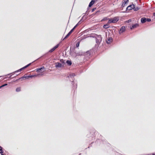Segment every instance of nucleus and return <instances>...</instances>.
<instances>
[{
  "mask_svg": "<svg viewBox=\"0 0 155 155\" xmlns=\"http://www.w3.org/2000/svg\"><path fill=\"white\" fill-rule=\"evenodd\" d=\"M64 63H61L59 62H57L55 63V67L56 68H61V67H63L64 65Z\"/></svg>",
  "mask_w": 155,
  "mask_h": 155,
  "instance_id": "obj_1",
  "label": "nucleus"
},
{
  "mask_svg": "<svg viewBox=\"0 0 155 155\" xmlns=\"http://www.w3.org/2000/svg\"><path fill=\"white\" fill-rule=\"evenodd\" d=\"M36 71L38 72H43L45 71V68L44 67H43L41 68L37 69Z\"/></svg>",
  "mask_w": 155,
  "mask_h": 155,
  "instance_id": "obj_2",
  "label": "nucleus"
},
{
  "mask_svg": "<svg viewBox=\"0 0 155 155\" xmlns=\"http://www.w3.org/2000/svg\"><path fill=\"white\" fill-rule=\"evenodd\" d=\"M125 28L124 26L122 27L119 31V33L121 34L123 32L125 31Z\"/></svg>",
  "mask_w": 155,
  "mask_h": 155,
  "instance_id": "obj_3",
  "label": "nucleus"
},
{
  "mask_svg": "<svg viewBox=\"0 0 155 155\" xmlns=\"http://www.w3.org/2000/svg\"><path fill=\"white\" fill-rule=\"evenodd\" d=\"M134 7V4L128 6L127 7V10H131L132 8H133Z\"/></svg>",
  "mask_w": 155,
  "mask_h": 155,
  "instance_id": "obj_4",
  "label": "nucleus"
},
{
  "mask_svg": "<svg viewBox=\"0 0 155 155\" xmlns=\"http://www.w3.org/2000/svg\"><path fill=\"white\" fill-rule=\"evenodd\" d=\"M59 45L58 44L56 46H55L53 48H52L49 51V52H52L56 48H57L58 47Z\"/></svg>",
  "mask_w": 155,
  "mask_h": 155,
  "instance_id": "obj_5",
  "label": "nucleus"
},
{
  "mask_svg": "<svg viewBox=\"0 0 155 155\" xmlns=\"http://www.w3.org/2000/svg\"><path fill=\"white\" fill-rule=\"evenodd\" d=\"M112 38H109L106 41V42L107 44H109L110 42H112Z\"/></svg>",
  "mask_w": 155,
  "mask_h": 155,
  "instance_id": "obj_6",
  "label": "nucleus"
},
{
  "mask_svg": "<svg viewBox=\"0 0 155 155\" xmlns=\"http://www.w3.org/2000/svg\"><path fill=\"white\" fill-rule=\"evenodd\" d=\"M31 63H30L29 64H28L27 65H26V66H25V67H23V68H21V69L19 70H18L17 71H15V72H18V71H21V70H22L23 69H25L27 67H28L29 66L30 64H31Z\"/></svg>",
  "mask_w": 155,
  "mask_h": 155,
  "instance_id": "obj_7",
  "label": "nucleus"
},
{
  "mask_svg": "<svg viewBox=\"0 0 155 155\" xmlns=\"http://www.w3.org/2000/svg\"><path fill=\"white\" fill-rule=\"evenodd\" d=\"M112 23H115L118 21V19L117 18H114L112 19Z\"/></svg>",
  "mask_w": 155,
  "mask_h": 155,
  "instance_id": "obj_8",
  "label": "nucleus"
},
{
  "mask_svg": "<svg viewBox=\"0 0 155 155\" xmlns=\"http://www.w3.org/2000/svg\"><path fill=\"white\" fill-rule=\"evenodd\" d=\"M40 75V74H38V75H35L28 76H27V77H22V78H32V77H35V76L36 77V76H38V75Z\"/></svg>",
  "mask_w": 155,
  "mask_h": 155,
  "instance_id": "obj_9",
  "label": "nucleus"
},
{
  "mask_svg": "<svg viewBox=\"0 0 155 155\" xmlns=\"http://www.w3.org/2000/svg\"><path fill=\"white\" fill-rule=\"evenodd\" d=\"M146 18H142L141 19V21L142 23H143L146 21Z\"/></svg>",
  "mask_w": 155,
  "mask_h": 155,
  "instance_id": "obj_10",
  "label": "nucleus"
},
{
  "mask_svg": "<svg viewBox=\"0 0 155 155\" xmlns=\"http://www.w3.org/2000/svg\"><path fill=\"white\" fill-rule=\"evenodd\" d=\"M94 2H95L94 0H92V1L90 2V3L89 5V7H91L93 5V4L94 3Z\"/></svg>",
  "mask_w": 155,
  "mask_h": 155,
  "instance_id": "obj_11",
  "label": "nucleus"
},
{
  "mask_svg": "<svg viewBox=\"0 0 155 155\" xmlns=\"http://www.w3.org/2000/svg\"><path fill=\"white\" fill-rule=\"evenodd\" d=\"M138 26V24H135L133 25L132 26V27L130 29H132L133 28H136Z\"/></svg>",
  "mask_w": 155,
  "mask_h": 155,
  "instance_id": "obj_12",
  "label": "nucleus"
},
{
  "mask_svg": "<svg viewBox=\"0 0 155 155\" xmlns=\"http://www.w3.org/2000/svg\"><path fill=\"white\" fill-rule=\"evenodd\" d=\"M109 27V25L108 24H107L106 25H104L103 27L105 28H107Z\"/></svg>",
  "mask_w": 155,
  "mask_h": 155,
  "instance_id": "obj_13",
  "label": "nucleus"
},
{
  "mask_svg": "<svg viewBox=\"0 0 155 155\" xmlns=\"http://www.w3.org/2000/svg\"><path fill=\"white\" fill-rule=\"evenodd\" d=\"M3 148L0 146V153H3Z\"/></svg>",
  "mask_w": 155,
  "mask_h": 155,
  "instance_id": "obj_14",
  "label": "nucleus"
},
{
  "mask_svg": "<svg viewBox=\"0 0 155 155\" xmlns=\"http://www.w3.org/2000/svg\"><path fill=\"white\" fill-rule=\"evenodd\" d=\"M133 8L134 9V10L135 11H137L139 9V7H135L134 6V7Z\"/></svg>",
  "mask_w": 155,
  "mask_h": 155,
  "instance_id": "obj_15",
  "label": "nucleus"
},
{
  "mask_svg": "<svg viewBox=\"0 0 155 155\" xmlns=\"http://www.w3.org/2000/svg\"><path fill=\"white\" fill-rule=\"evenodd\" d=\"M71 34V33H70V32H69V33L67 35L65 36V37L62 40H63L64 39L67 38Z\"/></svg>",
  "mask_w": 155,
  "mask_h": 155,
  "instance_id": "obj_16",
  "label": "nucleus"
},
{
  "mask_svg": "<svg viewBox=\"0 0 155 155\" xmlns=\"http://www.w3.org/2000/svg\"><path fill=\"white\" fill-rule=\"evenodd\" d=\"M71 34V33H70V32H69V33L67 35L65 36V37L62 40H63L64 39L67 38Z\"/></svg>",
  "mask_w": 155,
  "mask_h": 155,
  "instance_id": "obj_17",
  "label": "nucleus"
},
{
  "mask_svg": "<svg viewBox=\"0 0 155 155\" xmlns=\"http://www.w3.org/2000/svg\"><path fill=\"white\" fill-rule=\"evenodd\" d=\"M66 63L69 65H70L71 64V62L70 61L68 60L66 61Z\"/></svg>",
  "mask_w": 155,
  "mask_h": 155,
  "instance_id": "obj_18",
  "label": "nucleus"
},
{
  "mask_svg": "<svg viewBox=\"0 0 155 155\" xmlns=\"http://www.w3.org/2000/svg\"><path fill=\"white\" fill-rule=\"evenodd\" d=\"M16 91L17 92L20 91H21V88L18 87L16 89Z\"/></svg>",
  "mask_w": 155,
  "mask_h": 155,
  "instance_id": "obj_19",
  "label": "nucleus"
},
{
  "mask_svg": "<svg viewBox=\"0 0 155 155\" xmlns=\"http://www.w3.org/2000/svg\"><path fill=\"white\" fill-rule=\"evenodd\" d=\"M111 23H112V19H110L108 21L107 24H110Z\"/></svg>",
  "mask_w": 155,
  "mask_h": 155,
  "instance_id": "obj_20",
  "label": "nucleus"
},
{
  "mask_svg": "<svg viewBox=\"0 0 155 155\" xmlns=\"http://www.w3.org/2000/svg\"><path fill=\"white\" fill-rule=\"evenodd\" d=\"M124 5L128 2L129 0H124Z\"/></svg>",
  "mask_w": 155,
  "mask_h": 155,
  "instance_id": "obj_21",
  "label": "nucleus"
},
{
  "mask_svg": "<svg viewBox=\"0 0 155 155\" xmlns=\"http://www.w3.org/2000/svg\"><path fill=\"white\" fill-rule=\"evenodd\" d=\"M146 19H147L146 21H151V19L150 18H146Z\"/></svg>",
  "mask_w": 155,
  "mask_h": 155,
  "instance_id": "obj_22",
  "label": "nucleus"
},
{
  "mask_svg": "<svg viewBox=\"0 0 155 155\" xmlns=\"http://www.w3.org/2000/svg\"><path fill=\"white\" fill-rule=\"evenodd\" d=\"M131 20L130 19V20H128L127 21H126V23H128L129 22H131Z\"/></svg>",
  "mask_w": 155,
  "mask_h": 155,
  "instance_id": "obj_23",
  "label": "nucleus"
},
{
  "mask_svg": "<svg viewBox=\"0 0 155 155\" xmlns=\"http://www.w3.org/2000/svg\"><path fill=\"white\" fill-rule=\"evenodd\" d=\"M79 42H78V43L77 44V45H76V46L77 47H78L79 46Z\"/></svg>",
  "mask_w": 155,
  "mask_h": 155,
  "instance_id": "obj_24",
  "label": "nucleus"
},
{
  "mask_svg": "<svg viewBox=\"0 0 155 155\" xmlns=\"http://www.w3.org/2000/svg\"><path fill=\"white\" fill-rule=\"evenodd\" d=\"M70 75L71 76H75V74H70Z\"/></svg>",
  "mask_w": 155,
  "mask_h": 155,
  "instance_id": "obj_25",
  "label": "nucleus"
},
{
  "mask_svg": "<svg viewBox=\"0 0 155 155\" xmlns=\"http://www.w3.org/2000/svg\"><path fill=\"white\" fill-rule=\"evenodd\" d=\"M60 61H61V63H64V61H63V60H62H62H60Z\"/></svg>",
  "mask_w": 155,
  "mask_h": 155,
  "instance_id": "obj_26",
  "label": "nucleus"
},
{
  "mask_svg": "<svg viewBox=\"0 0 155 155\" xmlns=\"http://www.w3.org/2000/svg\"><path fill=\"white\" fill-rule=\"evenodd\" d=\"M80 21H79V22L77 24V25H76L74 27V29L75 28H76V26H77V25H78V23H79L80 22Z\"/></svg>",
  "mask_w": 155,
  "mask_h": 155,
  "instance_id": "obj_27",
  "label": "nucleus"
},
{
  "mask_svg": "<svg viewBox=\"0 0 155 155\" xmlns=\"http://www.w3.org/2000/svg\"><path fill=\"white\" fill-rule=\"evenodd\" d=\"M73 29H72L71 30V31L69 32H70V33L71 34V33L73 32Z\"/></svg>",
  "mask_w": 155,
  "mask_h": 155,
  "instance_id": "obj_28",
  "label": "nucleus"
},
{
  "mask_svg": "<svg viewBox=\"0 0 155 155\" xmlns=\"http://www.w3.org/2000/svg\"><path fill=\"white\" fill-rule=\"evenodd\" d=\"M7 85V84H4V85H2V87H3L5 86H6Z\"/></svg>",
  "mask_w": 155,
  "mask_h": 155,
  "instance_id": "obj_29",
  "label": "nucleus"
},
{
  "mask_svg": "<svg viewBox=\"0 0 155 155\" xmlns=\"http://www.w3.org/2000/svg\"><path fill=\"white\" fill-rule=\"evenodd\" d=\"M96 8H93L92 9V12H93L95 10V9H96Z\"/></svg>",
  "mask_w": 155,
  "mask_h": 155,
  "instance_id": "obj_30",
  "label": "nucleus"
},
{
  "mask_svg": "<svg viewBox=\"0 0 155 155\" xmlns=\"http://www.w3.org/2000/svg\"><path fill=\"white\" fill-rule=\"evenodd\" d=\"M107 18H104L103 20H107Z\"/></svg>",
  "mask_w": 155,
  "mask_h": 155,
  "instance_id": "obj_31",
  "label": "nucleus"
},
{
  "mask_svg": "<svg viewBox=\"0 0 155 155\" xmlns=\"http://www.w3.org/2000/svg\"><path fill=\"white\" fill-rule=\"evenodd\" d=\"M98 38H100V41H101V36H99V37H98Z\"/></svg>",
  "mask_w": 155,
  "mask_h": 155,
  "instance_id": "obj_32",
  "label": "nucleus"
},
{
  "mask_svg": "<svg viewBox=\"0 0 155 155\" xmlns=\"http://www.w3.org/2000/svg\"><path fill=\"white\" fill-rule=\"evenodd\" d=\"M152 155H155V153H152Z\"/></svg>",
  "mask_w": 155,
  "mask_h": 155,
  "instance_id": "obj_33",
  "label": "nucleus"
},
{
  "mask_svg": "<svg viewBox=\"0 0 155 155\" xmlns=\"http://www.w3.org/2000/svg\"><path fill=\"white\" fill-rule=\"evenodd\" d=\"M147 155H152V153H150V154H148Z\"/></svg>",
  "mask_w": 155,
  "mask_h": 155,
  "instance_id": "obj_34",
  "label": "nucleus"
},
{
  "mask_svg": "<svg viewBox=\"0 0 155 155\" xmlns=\"http://www.w3.org/2000/svg\"><path fill=\"white\" fill-rule=\"evenodd\" d=\"M153 15L155 16V13H153Z\"/></svg>",
  "mask_w": 155,
  "mask_h": 155,
  "instance_id": "obj_35",
  "label": "nucleus"
},
{
  "mask_svg": "<svg viewBox=\"0 0 155 155\" xmlns=\"http://www.w3.org/2000/svg\"><path fill=\"white\" fill-rule=\"evenodd\" d=\"M2 86H0V89L1 88H2Z\"/></svg>",
  "mask_w": 155,
  "mask_h": 155,
  "instance_id": "obj_36",
  "label": "nucleus"
},
{
  "mask_svg": "<svg viewBox=\"0 0 155 155\" xmlns=\"http://www.w3.org/2000/svg\"><path fill=\"white\" fill-rule=\"evenodd\" d=\"M74 28L72 29H73V30H74Z\"/></svg>",
  "mask_w": 155,
  "mask_h": 155,
  "instance_id": "obj_37",
  "label": "nucleus"
},
{
  "mask_svg": "<svg viewBox=\"0 0 155 155\" xmlns=\"http://www.w3.org/2000/svg\"><path fill=\"white\" fill-rule=\"evenodd\" d=\"M122 5L123 6V4Z\"/></svg>",
  "mask_w": 155,
  "mask_h": 155,
  "instance_id": "obj_38",
  "label": "nucleus"
},
{
  "mask_svg": "<svg viewBox=\"0 0 155 155\" xmlns=\"http://www.w3.org/2000/svg\"><path fill=\"white\" fill-rule=\"evenodd\" d=\"M81 155V153H80L79 155Z\"/></svg>",
  "mask_w": 155,
  "mask_h": 155,
  "instance_id": "obj_39",
  "label": "nucleus"
}]
</instances>
